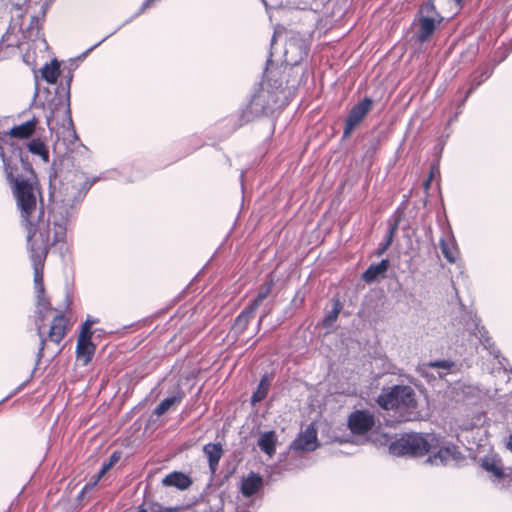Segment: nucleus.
Segmentation results:
<instances>
[{
	"label": "nucleus",
	"instance_id": "nucleus-1",
	"mask_svg": "<svg viewBox=\"0 0 512 512\" xmlns=\"http://www.w3.org/2000/svg\"><path fill=\"white\" fill-rule=\"evenodd\" d=\"M100 179L99 176L89 178L78 172L51 177L49 198L53 235H51L48 223L39 221L34 231L39 232V237H33V235L26 237L27 248L33 262L35 292L45 291L43 261L49 248L66 240L70 222L78 214L90 188Z\"/></svg>",
	"mask_w": 512,
	"mask_h": 512
},
{
	"label": "nucleus",
	"instance_id": "nucleus-2",
	"mask_svg": "<svg viewBox=\"0 0 512 512\" xmlns=\"http://www.w3.org/2000/svg\"><path fill=\"white\" fill-rule=\"evenodd\" d=\"M0 159L5 174L6 181L11 187L15 198L17 208L20 212L21 222L27 230V236L39 237V232H34L39 221H45L52 224V218L49 215L44 219V210L42 207L37 210V202L40 199L42 203L41 191L38 184L36 173L32 164L29 162L28 155L14 142L3 138L0 143ZM78 172L87 175L80 170H54L49 172V181L51 177L66 175L68 173ZM50 183L48 184V188ZM49 199V208L51 201Z\"/></svg>",
	"mask_w": 512,
	"mask_h": 512
},
{
	"label": "nucleus",
	"instance_id": "nucleus-3",
	"mask_svg": "<svg viewBox=\"0 0 512 512\" xmlns=\"http://www.w3.org/2000/svg\"><path fill=\"white\" fill-rule=\"evenodd\" d=\"M273 65L270 52L259 87L252 93L250 101L237 111L233 130L259 117H274L289 103V93L283 87V80L277 77L278 72L272 70Z\"/></svg>",
	"mask_w": 512,
	"mask_h": 512
},
{
	"label": "nucleus",
	"instance_id": "nucleus-4",
	"mask_svg": "<svg viewBox=\"0 0 512 512\" xmlns=\"http://www.w3.org/2000/svg\"><path fill=\"white\" fill-rule=\"evenodd\" d=\"M434 449L436 453L429 455L426 462L432 465H446L454 458L455 447H440L439 438L435 434L406 433L392 441L388 447L389 453L394 456H423Z\"/></svg>",
	"mask_w": 512,
	"mask_h": 512
},
{
	"label": "nucleus",
	"instance_id": "nucleus-5",
	"mask_svg": "<svg viewBox=\"0 0 512 512\" xmlns=\"http://www.w3.org/2000/svg\"><path fill=\"white\" fill-rule=\"evenodd\" d=\"M376 402L382 409L395 410L400 422L416 421L421 417L415 391L409 385L383 388Z\"/></svg>",
	"mask_w": 512,
	"mask_h": 512
},
{
	"label": "nucleus",
	"instance_id": "nucleus-6",
	"mask_svg": "<svg viewBox=\"0 0 512 512\" xmlns=\"http://www.w3.org/2000/svg\"><path fill=\"white\" fill-rule=\"evenodd\" d=\"M443 20L444 17L437 11L434 0L423 2L413 19V25L417 26L416 41L420 44L429 41Z\"/></svg>",
	"mask_w": 512,
	"mask_h": 512
},
{
	"label": "nucleus",
	"instance_id": "nucleus-7",
	"mask_svg": "<svg viewBox=\"0 0 512 512\" xmlns=\"http://www.w3.org/2000/svg\"><path fill=\"white\" fill-rule=\"evenodd\" d=\"M36 298H37V303H36L35 313L37 315L36 329H37V335L39 337V347H38V351L36 353L35 367H34L33 371L31 372L29 378L26 381H24L23 383H21L11 393H9L7 396H5L2 400H0V404L4 403L8 399L13 397L17 393H19L27 385V383L33 378V375L37 368V365L40 363V361L44 355V350L46 347V338L44 336V333L42 332V325H43V321L45 318V312L48 310H52L53 308L51 307V304H50L48 298L45 297V291L42 293L36 292Z\"/></svg>",
	"mask_w": 512,
	"mask_h": 512
},
{
	"label": "nucleus",
	"instance_id": "nucleus-8",
	"mask_svg": "<svg viewBox=\"0 0 512 512\" xmlns=\"http://www.w3.org/2000/svg\"><path fill=\"white\" fill-rule=\"evenodd\" d=\"M72 80V68H69L68 74L64 76V81L56 87L55 96L50 102L53 110H58L61 106H65V116L67 117L70 125H73L70 107Z\"/></svg>",
	"mask_w": 512,
	"mask_h": 512
},
{
	"label": "nucleus",
	"instance_id": "nucleus-9",
	"mask_svg": "<svg viewBox=\"0 0 512 512\" xmlns=\"http://www.w3.org/2000/svg\"><path fill=\"white\" fill-rule=\"evenodd\" d=\"M373 106V100L370 97H364L360 102L355 104L345 121L342 138H348L354 129L363 121Z\"/></svg>",
	"mask_w": 512,
	"mask_h": 512
},
{
	"label": "nucleus",
	"instance_id": "nucleus-10",
	"mask_svg": "<svg viewBox=\"0 0 512 512\" xmlns=\"http://www.w3.org/2000/svg\"><path fill=\"white\" fill-rule=\"evenodd\" d=\"M348 428L353 434L362 435L375 425V417L368 410H355L348 417Z\"/></svg>",
	"mask_w": 512,
	"mask_h": 512
},
{
	"label": "nucleus",
	"instance_id": "nucleus-11",
	"mask_svg": "<svg viewBox=\"0 0 512 512\" xmlns=\"http://www.w3.org/2000/svg\"><path fill=\"white\" fill-rule=\"evenodd\" d=\"M38 124V120L36 117L31 118L19 125H14L7 134L1 136L0 143H2L3 138H6L14 143H16L22 150L23 148L14 140H28L30 139L36 131V126Z\"/></svg>",
	"mask_w": 512,
	"mask_h": 512
},
{
	"label": "nucleus",
	"instance_id": "nucleus-12",
	"mask_svg": "<svg viewBox=\"0 0 512 512\" xmlns=\"http://www.w3.org/2000/svg\"><path fill=\"white\" fill-rule=\"evenodd\" d=\"M318 446L317 431L313 425H310L293 440L290 448L294 451L312 452L316 450Z\"/></svg>",
	"mask_w": 512,
	"mask_h": 512
},
{
	"label": "nucleus",
	"instance_id": "nucleus-13",
	"mask_svg": "<svg viewBox=\"0 0 512 512\" xmlns=\"http://www.w3.org/2000/svg\"><path fill=\"white\" fill-rule=\"evenodd\" d=\"M95 351L96 345L92 339L78 335L75 353L77 360L81 362L82 366H87L92 361Z\"/></svg>",
	"mask_w": 512,
	"mask_h": 512
},
{
	"label": "nucleus",
	"instance_id": "nucleus-14",
	"mask_svg": "<svg viewBox=\"0 0 512 512\" xmlns=\"http://www.w3.org/2000/svg\"><path fill=\"white\" fill-rule=\"evenodd\" d=\"M307 53V48L303 43L290 41L285 47L284 61L287 65L296 66L307 57Z\"/></svg>",
	"mask_w": 512,
	"mask_h": 512
},
{
	"label": "nucleus",
	"instance_id": "nucleus-15",
	"mask_svg": "<svg viewBox=\"0 0 512 512\" xmlns=\"http://www.w3.org/2000/svg\"><path fill=\"white\" fill-rule=\"evenodd\" d=\"M480 466L487 473L491 474L492 481H497L499 477H503L505 468L502 460L497 455H487L481 458Z\"/></svg>",
	"mask_w": 512,
	"mask_h": 512
},
{
	"label": "nucleus",
	"instance_id": "nucleus-16",
	"mask_svg": "<svg viewBox=\"0 0 512 512\" xmlns=\"http://www.w3.org/2000/svg\"><path fill=\"white\" fill-rule=\"evenodd\" d=\"M203 453L208 459L210 473L214 475L218 469L219 461L223 455L221 443H207L203 446Z\"/></svg>",
	"mask_w": 512,
	"mask_h": 512
},
{
	"label": "nucleus",
	"instance_id": "nucleus-17",
	"mask_svg": "<svg viewBox=\"0 0 512 512\" xmlns=\"http://www.w3.org/2000/svg\"><path fill=\"white\" fill-rule=\"evenodd\" d=\"M192 483L191 477L180 471H174L162 478V485L175 487L179 490L188 489Z\"/></svg>",
	"mask_w": 512,
	"mask_h": 512
},
{
	"label": "nucleus",
	"instance_id": "nucleus-18",
	"mask_svg": "<svg viewBox=\"0 0 512 512\" xmlns=\"http://www.w3.org/2000/svg\"><path fill=\"white\" fill-rule=\"evenodd\" d=\"M390 262L388 259H382L376 264H371L362 274V279L370 284L376 281L379 277L384 278L388 271Z\"/></svg>",
	"mask_w": 512,
	"mask_h": 512
},
{
	"label": "nucleus",
	"instance_id": "nucleus-19",
	"mask_svg": "<svg viewBox=\"0 0 512 512\" xmlns=\"http://www.w3.org/2000/svg\"><path fill=\"white\" fill-rule=\"evenodd\" d=\"M65 335L66 326L64 315L62 313H59L53 318V321L48 332V338L51 342L55 344H60Z\"/></svg>",
	"mask_w": 512,
	"mask_h": 512
},
{
	"label": "nucleus",
	"instance_id": "nucleus-20",
	"mask_svg": "<svg viewBox=\"0 0 512 512\" xmlns=\"http://www.w3.org/2000/svg\"><path fill=\"white\" fill-rule=\"evenodd\" d=\"M262 484V477L259 474L251 472L247 478L242 480L241 493L245 497H251L259 491Z\"/></svg>",
	"mask_w": 512,
	"mask_h": 512
},
{
	"label": "nucleus",
	"instance_id": "nucleus-21",
	"mask_svg": "<svg viewBox=\"0 0 512 512\" xmlns=\"http://www.w3.org/2000/svg\"><path fill=\"white\" fill-rule=\"evenodd\" d=\"M255 313V310H250V307H245L235 318L234 323L231 327V332L235 336L242 335L245 330L247 329V326L252 319L253 315Z\"/></svg>",
	"mask_w": 512,
	"mask_h": 512
},
{
	"label": "nucleus",
	"instance_id": "nucleus-22",
	"mask_svg": "<svg viewBox=\"0 0 512 512\" xmlns=\"http://www.w3.org/2000/svg\"><path fill=\"white\" fill-rule=\"evenodd\" d=\"M474 334L478 337L480 343L491 355L495 358H499L501 353L500 350L495 346L491 337L489 336L488 331L484 326H480L479 324H475Z\"/></svg>",
	"mask_w": 512,
	"mask_h": 512
},
{
	"label": "nucleus",
	"instance_id": "nucleus-23",
	"mask_svg": "<svg viewBox=\"0 0 512 512\" xmlns=\"http://www.w3.org/2000/svg\"><path fill=\"white\" fill-rule=\"evenodd\" d=\"M151 0H145L142 5L140 6L139 10L128 20H126L123 24L118 26L113 32L102 38L99 42L88 48L86 51H84L82 54H80L75 60L76 61H83L96 47L101 45L104 41H106L110 36L115 34L122 26L130 23L134 18L142 14L150 5Z\"/></svg>",
	"mask_w": 512,
	"mask_h": 512
},
{
	"label": "nucleus",
	"instance_id": "nucleus-24",
	"mask_svg": "<svg viewBox=\"0 0 512 512\" xmlns=\"http://www.w3.org/2000/svg\"><path fill=\"white\" fill-rule=\"evenodd\" d=\"M277 441L278 439L275 431L270 430L264 432L259 437L257 444L262 452L269 457H272L275 454Z\"/></svg>",
	"mask_w": 512,
	"mask_h": 512
},
{
	"label": "nucleus",
	"instance_id": "nucleus-25",
	"mask_svg": "<svg viewBox=\"0 0 512 512\" xmlns=\"http://www.w3.org/2000/svg\"><path fill=\"white\" fill-rule=\"evenodd\" d=\"M40 72L41 78L43 80H45L48 84L54 85L57 83V80L61 74L60 62L55 58L49 63H45Z\"/></svg>",
	"mask_w": 512,
	"mask_h": 512
},
{
	"label": "nucleus",
	"instance_id": "nucleus-26",
	"mask_svg": "<svg viewBox=\"0 0 512 512\" xmlns=\"http://www.w3.org/2000/svg\"><path fill=\"white\" fill-rule=\"evenodd\" d=\"M439 247L444 258L449 263H455L459 254L456 242L451 236L450 240L447 241L445 238H441L439 241Z\"/></svg>",
	"mask_w": 512,
	"mask_h": 512
},
{
	"label": "nucleus",
	"instance_id": "nucleus-27",
	"mask_svg": "<svg viewBox=\"0 0 512 512\" xmlns=\"http://www.w3.org/2000/svg\"><path fill=\"white\" fill-rule=\"evenodd\" d=\"M168 393L169 396L162 400V414L167 412L173 405L180 403L185 396L179 384H175Z\"/></svg>",
	"mask_w": 512,
	"mask_h": 512
},
{
	"label": "nucleus",
	"instance_id": "nucleus-28",
	"mask_svg": "<svg viewBox=\"0 0 512 512\" xmlns=\"http://www.w3.org/2000/svg\"><path fill=\"white\" fill-rule=\"evenodd\" d=\"M26 146L31 154L39 156L44 162L49 161L48 146L40 138H32Z\"/></svg>",
	"mask_w": 512,
	"mask_h": 512
},
{
	"label": "nucleus",
	"instance_id": "nucleus-29",
	"mask_svg": "<svg viewBox=\"0 0 512 512\" xmlns=\"http://www.w3.org/2000/svg\"><path fill=\"white\" fill-rule=\"evenodd\" d=\"M274 282L272 279L266 281L263 285L260 286L256 297L249 303L250 310H257L258 307L262 304V302L268 297L270 294Z\"/></svg>",
	"mask_w": 512,
	"mask_h": 512
},
{
	"label": "nucleus",
	"instance_id": "nucleus-30",
	"mask_svg": "<svg viewBox=\"0 0 512 512\" xmlns=\"http://www.w3.org/2000/svg\"><path fill=\"white\" fill-rule=\"evenodd\" d=\"M493 67H485L479 74L476 72L470 76L469 90L474 92L482 83L488 80L493 74Z\"/></svg>",
	"mask_w": 512,
	"mask_h": 512
},
{
	"label": "nucleus",
	"instance_id": "nucleus-31",
	"mask_svg": "<svg viewBox=\"0 0 512 512\" xmlns=\"http://www.w3.org/2000/svg\"><path fill=\"white\" fill-rule=\"evenodd\" d=\"M269 386L270 383L268 377L265 375L261 378L256 391L253 392L251 396V403L255 404L257 402H261L262 400H264L268 394Z\"/></svg>",
	"mask_w": 512,
	"mask_h": 512
},
{
	"label": "nucleus",
	"instance_id": "nucleus-32",
	"mask_svg": "<svg viewBox=\"0 0 512 512\" xmlns=\"http://www.w3.org/2000/svg\"><path fill=\"white\" fill-rule=\"evenodd\" d=\"M342 310V304L339 300L334 301L333 308L322 320V326L324 328H330L336 322L340 311Z\"/></svg>",
	"mask_w": 512,
	"mask_h": 512
},
{
	"label": "nucleus",
	"instance_id": "nucleus-33",
	"mask_svg": "<svg viewBox=\"0 0 512 512\" xmlns=\"http://www.w3.org/2000/svg\"><path fill=\"white\" fill-rule=\"evenodd\" d=\"M121 455L122 453L120 451H114L110 455L109 459L103 463L94 480L99 482V480L120 460Z\"/></svg>",
	"mask_w": 512,
	"mask_h": 512
},
{
	"label": "nucleus",
	"instance_id": "nucleus-34",
	"mask_svg": "<svg viewBox=\"0 0 512 512\" xmlns=\"http://www.w3.org/2000/svg\"><path fill=\"white\" fill-rule=\"evenodd\" d=\"M97 323H99L98 318H94L90 315H87L85 321L81 324L79 335H83L86 336L88 339H92L93 334L96 331L92 329V326Z\"/></svg>",
	"mask_w": 512,
	"mask_h": 512
},
{
	"label": "nucleus",
	"instance_id": "nucleus-35",
	"mask_svg": "<svg viewBox=\"0 0 512 512\" xmlns=\"http://www.w3.org/2000/svg\"><path fill=\"white\" fill-rule=\"evenodd\" d=\"M159 419H160V403H158L154 407L153 412L145 426V433H148L149 431L157 430L160 427Z\"/></svg>",
	"mask_w": 512,
	"mask_h": 512
},
{
	"label": "nucleus",
	"instance_id": "nucleus-36",
	"mask_svg": "<svg viewBox=\"0 0 512 512\" xmlns=\"http://www.w3.org/2000/svg\"><path fill=\"white\" fill-rule=\"evenodd\" d=\"M428 367L430 368H435V369H443L445 371H450L452 370L455 366H456V363L452 360H435V361H430L428 364H427Z\"/></svg>",
	"mask_w": 512,
	"mask_h": 512
},
{
	"label": "nucleus",
	"instance_id": "nucleus-37",
	"mask_svg": "<svg viewBox=\"0 0 512 512\" xmlns=\"http://www.w3.org/2000/svg\"><path fill=\"white\" fill-rule=\"evenodd\" d=\"M401 221L400 215H394L393 220H389V227L386 233V237L394 239V236L399 228V224Z\"/></svg>",
	"mask_w": 512,
	"mask_h": 512
},
{
	"label": "nucleus",
	"instance_id": "nucleus-38",
	"mask_svg": "<svg viewBox=\"0 0 512 512\" xmlns=\"http://www.w3.org/2000/svg\"><path fill=\"white\" fill-rule=\"evenodd\" d=\"M379 146H380V138L373 137L367 145V149L364 154L365 158H372L374 156V154L376 153V151L378 150Z\"/></svg>",
	"mask_w": 512,
	"mask_h": 512
},
{
	"label": "nucleus",
	"instance_id": "nucleus-39",
	"mask_svg": "<svg viewBox=\"0 0 512 512\" xmlns=\"http://www.w3.org/2000/svg\"><path fill=\"white\" fill-rule=\"evenodd\" d=\"M494 483L499 486L501 489H512V476L510 473H507L506 470L503 472V477H499L497 481Z\"/></svg>",
	"mask_w": 512,
	"mask_h": 512
},
{
	"label": "nucleus",
	"instance_id": "nucleus-40",
	"mask_svg": "<svg viewBox=\"0 0 512 512\" xmlns=\"http://www.w3.org/2000/svg\"><path fill=\"white\" fill-rule=\"evenodd\" d=\"M478 53V48L476 46H469L464 52L461 53V60L464 63L472 62Z\"/></svg>",
	"mask_w": 512,
	"mask_h": 512
},
{
	"label": "nucleus",
	"instance_id": "nucleus-41",
	"mask_svg": "<svg viewBox=\"0 0 512 512\" xmlns=\"http://www.w3.org/2000/svg\"><path fill=\"white\" fill-rule=\"evenodd\" d=\"M472 93L473 92L469 89L465 92L463 98L458 102L456 112L453 117H451L450 122L456 120L458 116L463 112L465 103Z\"/></svg>",
	"mask_w": 512,
	"mask_h": 512
},
{
	"label": "nucleus",
	"instance_id": "nucleus-42",
	"mask_svg": "<svg viewBox=\"0 0 512 512\" xmlns=\"http://www.w3.org/2000/svg\"><path fill=\"white\" fill-rule=\"evenodd\" d=\"M392 241L393 240L391 238H388V237L385 236L384 241L381 242L379 244L378 248L376 249L375 255L378 256V257L383 255L388 250V248L391 245Z\"/></svg>",
	"mask_w": 512,
	"mask_h": 512
},
{
	"label": "nucleus",
	"instance_id": "nucleus-43",
	"mask_svg": "<svg viewBox=\"0 0 512 512\" xmlns=\"http://www.w3.org/2000/svg\"><path fill=\"white\" fill-rule=\"evenodd\" d=\"M97 483L98 482L96 480H93L91 483L85 484L84 487L79 492V494L77 495V500L81 501L85 497V494L91 491Z\"/></svg>",
	"mask_w": 512,
	"mask_h": 512
},
{
	"label": "nucleus",
	"instance_id": "nucleus-44",
	"mask_svg": "<svg viewBox=\"0 0 512 512\" xmlns=\"http://www.w3.org/2000/svg\"><path fill=\"white\" fill-rule=\"evenodd\" d=\"M38 23H39V18L37 16H33L31 18V21H30V25L28 27V30H33L34 27L37 29V31H39V28H38Z\"/></svg>",
	"mask_w": 512,
	"mask_h": 512
},
{
	"label": "nucleus",
	"instance_id": "nucleus-45",
	"mask_svg": "<svg viewBox=\"0 0 512 512\" xmlns=\"http://www.w3.org/2000/svg\"><path fill=\"white\" fill-rule=\"evenodd\" d=\"M191 140H194V141H195V146H194L191 150H189V151L187 152V154L191 153L193 150L198 149V148H199V147H201V145H202V143H201V139H200V138H198V137H193Z\"/></svg>",
	"mask_w": 512,
	"mask_h": 512
},
{
	"label": "nucleus",
	"instance_id": "nucleus-46",
	"mask_svg": "<svg viewBox=\"0 0 512 512\" xmlns=\"http://www.w3.org/2000/svg\"><path fill=\"white\" fill-rule=\"evenodd\" d=\"M505 445L506 448L512 452V434L509 435Z\"/></svg>",
	"mask_w": 512,
	"mask_h": 512
},
{
	"label": "nucleus",
	"instance_id": "nucleus-47",
	"mask_svg": "<svg viewBox=\"0 0 512 512\" xmlns=\"http://www.w3.org/2000/svg\"><path fill=\"white\" fill-rule=\"evenodd\" d=\"M65 302H66V308H68L72 303L71 297L68 293L65 294Z\"/></svg>",
	"mask_w": 512,
	"mask_h": 512
},
{
	"label": "nucleus",
	"instance_id": "nucleus-48",
	"mask_svg": "<svg viewBox=\"0 0 512 512\" xmlns=\"http://www.w3.org/2000/svg\"><path fill=\"white\" fill-rule=\"evenodd\" d=\"M35 81H36V87H35L34 97H36V96L38 95V92H39V88H38V76H37V74H35Z\"/></svg>",
	"mask_w": 512,
	"mask_h": 512
},
{
	"label": "nucleus",
	"instance_id": "nucleus-49",
	"mask_svg": "<svg viewBox=\"0 0 512 512\" xmlns=\"http://www.w3.org/2000/svg\"><path fill=\"white\" fill-rule=\"evenodd\" d=\"M266 315H267L266 313H263V314L260 316V319H259V321H258V327H260V325H261V323H262L263 319L266 317Z\"/></svg>",
	"mask_w": 512,
	"mask_h": 512
},
{
	"label": "nucleus",
	"instance_id": "nucleus-50",
	"mask_svg": "<svg viewBox=\"0 0 512 512\" xmlns=\"http://www.w3.org/2000/svg\"><path fill=\"white\" fill-rule=\"evenodd\" d=\"M75 59L74 60H71V63H70V67L69 68H72V71L76 68V64H75Z\"/></svg>",
	"mask_w": 512,
	"mask_h": 512
},
{
	"label": "nucleus",
	"instance_id": "nucleus-51",
	"mask_svg": "<svg viewBox=\"0 0 512 512\" xmlns=\"http://www.w3.org/2000/svg\"><path fill=\"white\" fill-rule=\"evenodd\" d=\"M276 40V34L274 33L271 39V46H273L274 42Z\"/></svg>",
	"mask_w": 512,
	"mask_h": 512
},
{
	"label": "nucleus",
	"instance_id": "nucleus-52",
	"mask_svg": "<svg viewBox=\"0 0 512 512\" xmlns=\"http://www.w3.org/2000/svg\"><path fill=\"white\" fill-rule=\"evenodd\" d=\"M432 178V173L430 174L429 178L427 179L425 186H428Z\"/></svg>",
	"mask_w": 512,
	"mask_h": 512
},
{
	"label": "nucleus",
	"instance_id": "nucleus-53",
	"mask_svg": "<svg viewBox=\"0 0 512 512\" xmlns=\"http://www.w3.org/2000/svg\"><path fill=\"white\" fill-rule=\"evenodd\" d=\"M240 178H241V183L243 184L244 172L241 173Z\"/></svg>",
	"mask_w": 512,
	"mask_h": 512
},
{
	"label": "nucleus",
	"instance_id": "nucleus-54",
	"mask_svg": "<svg viewBox=\"0 0 512 512\" xmlns=\"http://www.w3.org/2000/svg\"><path fill=\"white\" fill-rule=\"evenodd\" d=\"M236 512H248V511H247V510H245V509H242V510L237 509V511H236Z\"/></svg>",
	"mask_w": 512,
	"mask_h": 512
},
{
	"label": "nucleus",
	"instance_id": "nucleus-55",
	"mask_svg": "<svg viewBox=\"0 0 512 512\" xmlns=\"http://www.w3.org/2000/svg\"><path fill=\"white\" fill-rule=\"evenodd\" d=\"M457 4H460L463 0H454Z\"/></svg>",
	"mask_w": 512,
	"mask_h": 512
},
{
	"label": "nucleus",
	"instance_id": "nucleus-56",
	"mask_svg": "<svg viewBox=\"0 0 512 512\" xmlns=\"http://www.w3.org/2000/svg\"><path fill=\"white\" fill-rule=\"evenodd\" d=\"M162 512H170V510H169V509H163V508H162Z\"/></svg>",
	"mask_w": 512,
	"mask_h": 512
},
{
	"label": "nucleus",
	"instance_id": "nucleus-57",
	"mask_svg": "<svg viewBox=\"0 0 512 512\" xmlns=\"http://www.w3.org/2000/svg\"><path fill=\"white\" fill-rule=\"evenodd\" d=\"M262 2L264 3L265 6H267L266 0H262Z\"/></svg>",
	"mask_w": 512,
	"mask_h": 512
}]
</instances>
